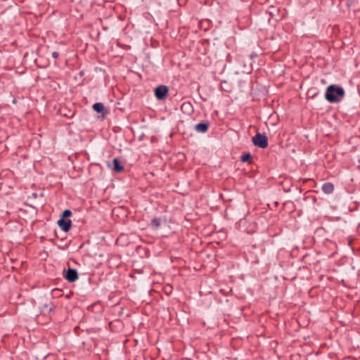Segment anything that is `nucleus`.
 <instances>
[{"label":"nucleus","mask_w":360,"mask_h":360,"mask_svg":"<svg viewBox=\"0 0 360 360\" xmlns=\"http://www.w3.org/2000/svg\"><path fill=\"white\" fill-rule=\"evenodd\" d=\"M345 96L344 89L335 84L330 85L327 87L325 98L330 103L339 102Z\"/></svg>","instance_id":"nucleus-1"},{"label":"nucleus","mask_w":360,"mask_h":360,"mask_svg":"<svg viewBox=\"0 0 360 360\" xmlns=\"http://www.w3.org/2000/svg\"><path fill=\"white\" fill-rule=\"evenodd\" d=\"M252 143L261 148H266L268 146V139L265 134L257 133L252 138Z\"/></svg>","instance_id":"nucleus-2"},{"label":"nucleus","mask_w":360,"mask_h":360,"mask_svg":"<svg viewBox=\"0 0 360 360\" xmlns=\"http://www.w3.org/2000/svg\"><path fill=\"white\" fill-rule=\"evenodd\" d=\"M63 276L69 282H75L78 279V274L77 271L71 268L64 270Z\"/></svg>","instance_id":"nucleus-3"},{"label":"nucleus","mask_w":360,"mask_h":360,"mask_svg":"<svg viewBox=\"0 0 360 360\" xmlns=\"http://www.w3.org/2000/svg\"><path fill=\"white\" fill-rule=\"evenodd\" d=\"M168 94V88L165 85H160L155 89V95L159 100L165 98Z\"/></svg>","instance_id":"nucleus-4"},{"label":"nucleus","mask_w":360,"mask_h":360,"mask_svg":"<svg viewBox=\"0 0 360 360\" xmlns=\"http://www.w3.org/2000/svg\"><path fill=\"white\" fill-rule=\"evenodd\" d=\"M58 224L63 231L68 232L71 228L72 221L70 219L61 218L58 221Z\"/></svg>","instance_id":"nucleus-5"},{"label":"nucleus","mask_w":360,"mask_h":360,"mask_svg":"<svg viewBox=\"0 0 360 360\" xmlns=\"http://www.w3.org/2000/svg\"><path fill=\"white\" fill-rule=\"evenodd\" d=\"M55 307L53 303L45 304L41 309V314L50 315L51 311L54 309Z\"/></svg>","instance_id":"nucleus-6"},{"label":"nucleus","mask_w":360,"mask_h":360,"mask_svg":"<svg viewBox=\"0 0 360 360\" xmlns=\"http://www.w3.org/2000/svg\"><path fill=\"white\" fill-rule=\"evenodd\" d=\"M321 189L326 194H330L334 191V186L330 182H326L322 185Z\"/></svg>","instance_id":"nucleus-7"},{"label":"nucleus","mask_w":360,"mask_h":360,"mask_svg":"<svg viewBox=\"0 0 360 360\" xmlns=\"http://www.w3.org/2000/svg\"><path fill=\"white\" fill-rule=\"evenodd\" d=\"M208 128H209V124L207 123H205V122L198 123L195 126V129L197 131L200 132V133L207 132L208 130Z\"/></svg>","instance_id":"nucleus-8"},{"label":"nucleus","mask_w":360,"mask_h":360,"mask_svg":"<svg viewBox=\"0 0 360 360\" xmlns=\"http://www.w3.org/2000/svg\"><path fill=\"white\" fill-rule=\"evenodd\" d=\"M113 170L115 172H122L124 170V167L120 165V161L117 158L113 159Z\"/></svg>","instance_id":"nucleus-9"},{"label":"nucleus","mask_w":360,"mask_h":360,"mask_svg":"<svg viewBox=\"0 0 360 360\" xmlns=\"http://www.w3.org/2000/svg\"><path fill=\"white\" fill-rule=\"evenodd\" d=\"M93 109L97 112L107 113L105 112V107L102 103H96L93 105Z\"/></svg>","instance_id":"nucleus-10"},{"label":"nucleus","mask_w":360,"mask_h":360,"mask_svg":"<svg viewBox=\"0 0 360 360\" xmlns=\"http://www.w3.org/2000/svg\"><path fill=\"white\" fill-rule=\"evenodd\" d=\"M161 225V219L160 218H154L151 221H150V226L153 229H158L160 228Z\"/></svg>","instance_id":"nucleus-11"},{"label":"nucleus","mask_w":360,"mask_h":360,"mask_svg":"<svg viewBox=\"0 0 360 360\" xmlns=\"http://www.w3.org/2000/svg\"><path fill=\"white\" fill-rule=\"evenodd\" d=\"M251 160H252V155L250 153L243 154L240 157V160L243 162H250Z\"/></svg>","instance_id":"nucleus-12"},{"label":"nucleus","mask_w":360,"mask_h":360,"mask_svg":"<svg viewBox=\"0 0 360 360\" xmlns=\"http://www.w3.org/2000/svg\"><path fill=\"white\" fill-rule=\"evenodd\" d=\"M72 215V212L70 210H65L62 214L63 218L69 217Z\"/></svg>","instance_id":"nucleus-13"},{"label":"nucleus","mask_w":360,"mask_h":360,"mask_svg":"<svg viewBox=\"0 0 360 360\" xmlns=\"http://www.w3.org/2000/svg\"><path fill=\"white\" fill-rule=\"evenodd\" d=\"M58 56H59V54L56 51H54L52 53V57L55 59L58 58Z\"/></svg>","instance_id":"nucleus-14"},{"label":"nucleus","mask_w":360,"mask_h":360,"mask_svg":"<svg viewBox=\"0 0 360 360\" xmlns=\"http://www.w3.org/2000/svg\"><path fill=\"white\" fill-rule=\"evenodd\" d=\"M185 105H186V103H184V104L181 105V108H183Z\"/></svg>","instance_id":"nucleus-15"}]
</instances>
